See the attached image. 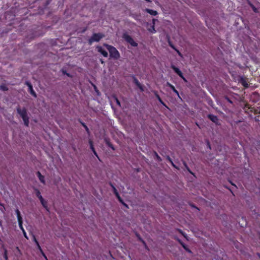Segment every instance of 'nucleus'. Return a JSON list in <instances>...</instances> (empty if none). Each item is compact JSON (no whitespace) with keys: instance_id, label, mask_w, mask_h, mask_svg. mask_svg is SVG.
<instances>
[{"instance_id":"nucleus-51","label":"nucleus","mask_w":260,"mask_h":260,"mask_svg":"<svg viewBox=\"0 0 260 260\" xmlns=\"http://www.w3.org/2000/svg\"><path fill=\"white\" fill-rule=\"evenodd\" d=\"M63 74H66L68 76H69V74L66 73V72L65 71H63Z\"/></svg>"},{"instance_id":"nucleus-52","label":"nucleus","mask_w":260,"mask_h":260,"mask_svg":"<svg viewBox=\"0 0 260 260\" xmlns=\"http://www.w3.org/2000/svg\"><path fill=\"white\" fill-rule=\"evenodd\" d=\"M183 236H184V238H187L186 236L184 233V235H183Z\"/></svg>"},{"instance_id":"nucleus-35","label":"nucleus","mask_w":260,"mask_h":260,"mask_svg":"<svg viewBox=\"0 0 260 260\" xmlns=\"http://www.w3.org/2000/svg\"><path fill=\"white\" fill-rule=\"evenodd\" d=\"M175 50L177 52V53H178V54L179 56H182V54H181V53H180V52L178 50H177V49H175Z\"/></svg>"},{"instance_id":"nucleus-43","label":"nucleus","mask_w":260,"mask_h":260,"mask_svg":"<svg viewBox=\"0 0 260 260\" xmlns=\"http://www.w3.org/2000/svg\"><path fill=\"white\" fill-rule=\"evenodd\" d=\"M92 152H93L94 154L96 156L98 157V154L96 152V151L95 150V149L94 150H92Z\"/></svg>"},{"instance_id":"nucleus-11","label":"nucleus","mask_w":260,"mask_h":260,"mask_svg":"<svg viewBox=\"0 0 260 260\" xmlns=\"http://www.w3.org/2000/svg\"><path fill=\"white\" fill-rule=\"evenodd\" d=\"M37 175L40 181L42 183L44 184L45 183V181L44 176H43L39 171L37 172Z\"/></svg>"},{"instance_id":"nucleus-3","label":"nucleus","mask_w":260,"mask_h":260,"mask_svg":"<svg viewBox=\"0 0 260 260\" xmlns=\"http://www.w3.org/2000/svg\"><path fill=\"white\" fill-rule=\"evenodd\" d=\"M105 37L104 35L101 33H94L88 40V44L91 45L94 42H99L101 39Z\"/></svg>"},{"instance_id":"nucleus-49","label":"nucleus","mask_w":260,"mask_h":260,"mask_svg":"<svg viewBox=\"0 0 260 260\" xmlns=\"http://www.w3.org/2000/svg\"><path fill=\"white\" fill-rule=\"evenodd\" d=\"M171 165H172L173 167H174V168H177L176 167V166L174 165V164L173 163V161H172V163H171Z\"/></svg>"},{"instance_id":"nucleus-12","label":"nucleus","mask_w":260,"mask_h":260,"mask_svg":"<svg viewBox=\"0 0 260 260\" xmlns=\"http://www.w3.org/2000/svg\"><path fill=\"white\" fill-rule=\"evenodd\" d=\"M145 11L151 15L155 16L157 14V12L156 11L153 10L151 9H146Z\"/></svg>"},{"instance_id":"nucleus-20","label":"nucleus","mask_w":260,"mask_h":260,"mask_svg":"<svg viewBox=\"0 0 260 260\" xmlns=\"http://www.w3.org/2000/svg\"><path fill=\"white\" fill-rule=\"evenodd\" d=\"M154 155L155 156L157 160L158 161H161V158H160V157L158 155V154L156 152L154 151Z\"/></svg>"},{"instance_id":"nucleus-46","label":"nucleus","mask_w":260,"mask_h":260,"mask_svg":"<svg viewBox=\"0 0 260 260\" xmlns=\"http://www.w3.org/2000/svg\"><path fill=\"white\" fill-rule=\"evenodd\" d=\"M183 164L184 166L185 167V168H187L188 166L185 161L183 162Z\"/></svg>"},{"instance_id":"nucleus-13","label":"nucleus","mask_w":260,"mask_h":260,"mask_svg":"<svg viewBox=\"0 0 260 260\" xmlns=\"http://www.w3.org/2000/svg\"><path fill=\"white\" fill-rule=\"evenodd\" d=\"M16 213L17 214L18 221L22 220V218L21 216L20 212L19 211V210L18 209L16 210Z\"/></svg>"},{"instance_id":"nucleus-36","label":"nucleus","mask_w":260,"mask_h":260,"mask_svg":"<svg viewBox=\"0 0 260 260\" xmlns=\"http://www.w3.org/2000/svg\"><path fill=\"white\" fill-rule=\"evenodd\" d=\"M109 147H110L111 148H112L113 150H115V148L113 146V145L110 143L109 145H108Z\"/></svg>"},{"instance_id":"nucleus-27","label":"nucleus","mask_w":260,"mask_h":260,"mask_svg":"<svg viewBox=\"0 0 260 260\" xmlns=\"http://www.w3.org/2000/svg\"><path fill=\"white\" fill-rule=\"evenodd\" d=\"M250 6L254 12L257 13L258 12L257 9L252 4H250Z\"/></svg>"},{"instance_id":"nucleus-6","label":"nucleus","mask_w":260,"mask_h":260,"mask_svg":"<svg viewBox=\"0 0 260 260\" xmlns=\"http://www.w3.org/2000/svg\"><path fill=\"white\" fill-rule=\"evenodd\" d=\"M171 67L180 77H181L185 82H187V80L183 76L182 73L178 68L176 67L173 64L171 65Z\"/></svg>"},{"instance_id":"nucleus-38","label":"nucleus","mask_w":260,"mask_h":260,"mask_svg":"<svg viewBox=\"0 0 260 260\" xmlns=\"http://www.w3.org/2000/svg\"><path fill=\"white\" fill-rule=\"evenodd\" d=\"M167 85L168 86H169L170 88H171V87H172L173 85H172L171 83H170L169 82H167Z\"/></svg>"},{"instance_id":"nucleus-40","label":"nucleus","mask_w":260,"mask_h":260,"mask_svg":"<svg viewBox=\"0 0 260 260\" xmlns=\"http://www.w3.org/2000/svg\"><path fill=\"white\" fill-rule=\"evenodd\" d=\"M22 232H23V233L24 236L26 239H28V238H27V236H26V233H25V231H24H24H22Z\"/></svg>"},{"instance_id":"nucleus-53","label":"nucleus","mask_w":260,"mask_h":260,"mask_svg":"<svg viewBox=\"0 0 260 260\" xmlns=\"http://www.w3.org/2000/svg\"><path fill=\"white\" fill-rule=\"evenodd\" d=\"M155 19H153V25L154 24V22H155Z\"/></svg>"},{"instance_id":"nucleus-45","label":"nucleus","mask_w":260,"mask_h":260,"mask_svg":"<svg viewBox=\"0 0 260 260\" xmlns=\"http://www.w3.org/2000/svg\"><path fill=\"white\" fill-rule=\"evenodd\" d=\"M185 168L190 173L192 174V173L191 172V171H190V170L189 169L188 167H187V168Z\"/></svg>"},{"instance_id":"nucleus-42","label":"nucleus","mask_w":260,"mask_h":260,"mask_svg":"<svg viewBox=\"0 0 260 260\" xmlns=\"http://www.w3.org/2000/svg\"><path fill=\"white\" fill-rule=\"evenodd\" d=\"M169 45L170 46L173 48L174 49V50H175V49H176L172 44H171L170 43H169Z\"/></svg>"},{"instance_id":"nucleus-39","label":"nucleus","mask_w":260,"mask_h":260,"mask_svg":"<svg viewBox=\"0 0 260 260\" xmlns=\"http://www.w3.org/2000/svg\"><path fill=\"white\" fill-rule=\"evenodd\" d=\"M177 231L180 233L182 235H184V233L183 232V231L180 230V229H177Z\"/></svg>"},{"instance_id":"nucleus-37","label":"nucleus","mask_w":260,"mask_h":260,"mask_svg":"<svg viewBox=\"0 0 260 260\" xmlns=\"http://www.w3.org/2000/svg\"><path fill=\"white\" fill-rule=\"evenodd\" d=\"M181 245L183 247V248L185 250L187 247L186 246V245L183 243H181Z\"/></svg>"},{"instance_id":"nucleus-4","label":"nucleus","mask_w":260,"mask_h":260,"mask_svg":"<svg viewBox=\"0 0 260 260\" xmlns=\"http://www.w3.org/2000/svg\"><path fill=\"white\" fill-rule=\"evenodd\" d=\"M123 38L129 44H130L133 47H137L138 44L135 42L134 39L129 35L124 34L122 36Z\"/></svg>"},{"instance_id":"nucleus-50","label":"nucleus","mask_w":260,"mask_h":260,"mask_svg":"<svg viewBox=\"0 0 260 260\" xmlns=\"http://www.w3.org/2000/svg\"><path fill=\"white\" fill-rule=\"evenodd\" d=\"M186 251H187V252H191V250H189L188 248H187L186 249H185Z\"/></svg>"},{"instance_id":"nucleus-25","label":"nucleus","mask_w":260,"mask_h":260,"mask_svg":"<svg viewBox=\"0 0 260 260\" xmlns=\"http://www.w3.org/2000/svg\"><path fill=\"white\" fill-rule=\"evenodd\" d=\"M25 84L28 87L29 89H31L32 87L31 84L29 82L26 81Z\"/></svg>"},{"instance_id":"nucleus-17","label":"nucleus","mask_w":260,"mask_h":260,"mask_svg":"<svg viewBox=\"0 0 260 260\" xmlns=\"http://www.w3.org/2000/svg\"><path fill=\"white\" fill-rule=\"evenodd\" d=\"M29 91L30 93V94L33 95L34 96H35V98L37 97V94H36V93L35 92V91L33 89V88L32 87L31 89H29Z\"/></svg>"},{"instance_id":"nucleus-31","label":"nucleus","mask_w":260,"mask_h":260,"mask_svg":"<svg viewBox=\"0 0 260 260\" xmlns=\"http://www.w3.org/2000/svg\"><path fill=\"white\" fill-rule=\"evenodd\" d=\"M166 159L170 162V163H172V160L171 159V158H170V157L169 156H166Z\"/></svg>"},{"instance_id":"nucleus-8","label":"nucleus","mask_w":260,"mask_h":260,"mask_svg":"<svg viewBox=\"0 0 260 260\" xmlns=\"http://www.w3.org/2000/svg\"><path fill=\"white\" fill-rule=\"evenodd\" d=\"M98 52L101 53L104 57H107L108 55V52L105 50L101 46H97Z\"/></svg>"},{"instance_id":"nucleus-48","label":"nucleus","mask_w":260,"mask_h":260,"mask_svg":"<svg viewBox=\"0 0 260 260\" xmlns=\"http://www.w3.org/2000/svg\"><path fill=\"white\" fill-rule=\"evenodd\" d=\"M41 252L42 253V255L44 256V257L46 259H47V257L45 255V254L44 253L43 251L42 250V251H41Z\"/></svg>"},{"instance_id":"nucleus-26","label":"nucleus","mask_w":260,"mask_h":260,"mask_svg":"<svg viewBox=\"0 0 260 260\" xmlns=\"http://www.w3.org/2000/svg\"><path fill=\"white\" fill-rule=\"evenodd\" d=\"M25 84L28 87L29 89H31L32 87L31 84L29 82L26 81Z\"/></svg>"},{"instance_id":"nucleus-7","label":"nucleus","mask_w":260,"mask_h":260,"mask_svg":"<svg viewBox=\"0 0 260 260\" xmlns=\"http://www.w3.org/2000/svg\"><path fill=\"white\" fill-rule=\"evenodd\" d=\"M171 67L180 77H181L185 82H187V80L183 76L182 73L178 68L176 67L173 64L171 65Z\"/></svg>"},{"instance_id":"nucleus-34","label":"nucleus","mask_w":260,"mask_h":260,"mask_svg":"<svg viewBox=\"0 0 260 260\" xmlns=\"http://www.w3.org/2000/svg\"><path fill=\"white\" fill-rule=\"evenodd\" d=\"M140 240L143 243V244L146 247H147L146 244L145 242L142 240L141 238H139Z\"/></svg>"},{"instance_id":"nucleus-33","label":"nucleus","mask_w":260,"mask_h":260,"mask_svg":"<svg viewBox=\"0 0 260 260\" xmlns=\"http://www.w3.org/2000/svg\"><path fill=\"white\" fill-rule=\"evenodd\" d=\"M152 29L153 30H151V29H149V31L152 32H155L156 31V30H155V28H154V25H153L152 26Z\"/></svg>"},{"instance_id":"nucleus-9","label":"nucleus","mask_w":260,"mask_h":260,"mask_svg":"<svg viewBox=\"0 0 260 260\" xmlns=\"http://www.w3.org/2000/svg\"><path fill=\"white\" fill-rule=\"evenodd\" d=\"M239 82L242 84V85L245 87H248V83L247 81V79L243 77H240Z\"/></svg>"},{"instance_id":"nucleus-41","label":"nucleus","mask_w":260,"mask_h":260,"mask_svg":"<svg viewBox=\"0 0 260 260\" xmlns=\"http://www.w3.org/2000/svg\"><path fill=\"white\" fill-rule=\"evenodd\" d=\"M180 244V245L181 244V243H182L183 242L178 238H176L175 239Z\"/></svg>"},{"instance_id":"nucleus-44","label":"nucleus","mask_w":260,"mask_h":260,"mask_svg":"<svg viewBox=\"0 0 260 260\" xmlns=\"http://www.w3.org/2000/svg\"><path fill=\"white\" fill-rule=\"evenodd\" d=\"M185 168L190 173L192 174V173L191 172V171H190V170L189 169L188 167H187V168Z\"/></svg>"},{"instance_id":"nucleus-47","label":"nucleus","mask_w":260,"mask_h":260,"mask_svg":"<svg viewBox=\"0 0 260 260\" xmlns=\"http://www.w3.org/2000/svg\"><path fill=\"white\" fill-rule=\"evenodd\" d=\"M41 252L42 253V255L44 256V257L46 259H47V257L45 255V254L44 253L43 251L42 250V251H41Z\"/></svg>"},{"instance_id":"nucleus-18","label":"nucleus","mask_w":260,"mask_h":260,"mask_svg":"<svg viewBox=\"0 0 260 260\" xmlns=\"http://www.w3.org/2000/svg\"><path fill=\"white\" fill-rule=\"evenodd\" d=\"M18 224H19V228H20V229L22 230V231H24V229L22 226V223H23V221H22V220H18Z\"/></svg>"},{"instance_id":"nucleus-2","label":"nucleus","mask_w":260,"mask_h":260,"mask_svg":"<svg viewBox=\"0 0 260 260\" xmlns=\"http://www.w3.org/2000/svg\"><path fill=\"white\" fill-rule=\"evenodd\" d=\"M104 46H105L107 50L109 51L110 53V56L111 58H113L115 59H118L120 57V54L118 52V51L114 47L107 44H104Z\"/></svg>"},{"instance_id":"nucleus-54","label":"nucleus","mask_w":260,"mask_h":260,"mask_svg":"<svg viewBox=\"0 0 260 260\" xmlns=\"http://www.w3.org/2000/svg\"><path fill=\"white\" fill-rule=\"evenodd\" d=\"M101 61L102 63H104V61L102 60H101Z\"/></svg>"},{"instance_id":"nucleus-23","label":"nucleus","mask_w":260,"mask_h":260,"mask_svg":"<svg viewBox=\"0 0 260 260\" xmlns=\"http://www.w3.org/2000/svg\"><path fill=\"white\" fill-rule=\"evenodd\" d=\"M111 186H112V188L113 189L114 192L115 194V195L116 196H118V193L116 188L112 184H111Z\"/></svg>"},{"instance_id":"nucleus-19","label":"nucleus","mask_w":260,"mask_h":260,"mask_svg":"<svg viewBox=\"0 0 260 260\" xmlns=\"http://www.w3.org/2000/svg\"><path fill=\"white\" fill-rule=\"evenodd\" d=\"M89 143L90 147V149H91V150L92 151L94 150L95 149H94V148L93 147V142H92V141L91 139H90L89 140Z\"/></svg>"},{"instance_id":"nucleus-30","label":"nucleus","mask_w":260,"mask_h":260,"mask_svg":"<svg viewBox=\"0 0 260 260\" xmlns=\"http://www.w3.org/2000/svg\"><path fill=\"white\" fill-rule=\"evenodd\" d=\"M114 100L117 105L120 106V103L116 97H114Z\"/></svg>"},{"instance_id":"nucleus-22","label":"nucleus","mask_w":260,"mask_h":260,"mask_svg":"<svg viewBox=\"0 0 260 260\" xmlns=\"http://www.w3.org/2000/svg\"><path fill=\"white\" fill-rule=\"evenodd\" d=\"M117 198L118 199V200L120 202H121L124 206H125V207H126L127 208H128V206L125 204L123 201L122 200V199L120 198V197H119V196L118 195V196H117Z\"/></svg>"},{"instance_id":"nucleus-29","label":"nucleus","mask_w":260,"mask_h":260,"mask_svg":"<svg viewBox=\"0 0 260 260\" xmlns=\"http://www.w3.org/2000/svg\"><path fill=\"white\" fill-rule=\"evenodd\" d=\"M104 141L107 145H109L111 143L109 139L105 138Z\"/></svg>"},{"instance_id":"nucleus-16","label":"nucleus","mask_w":260,"mask_h":260,"mask_svg":"<svg viewBox=\"0 0 260 260\" xmlns=\"http://www.w3.org/2000/svg\"><path fill=\"white\" fill-rule=\"evenodd\" d=\"M81 123L83 125V126L84 127V128L85 129V130L87 132V133L88 134H89L90 131H89V128L87 126V125L84 122H81Z\"/></svg>"},{"instance_id":"nucleus-10","label":"nucleus","mask_w":260,"mask_h":260,"mask_svg":"<svg viewBox=\"0 0 260 260\" xmlns=\"http://www.w3.org/2000/svg\"><path fill=\"white\" fill-rule=\"evenodd\" d=\"M208 117L214 123H216L218 121V117L212 114H209L208 115Z\"/></svg>"},{"instance_id":"nucleus-15","label":"nucleus","mask_w":260,"mask_h":260,"mask_svg":"<svg viewBox=\"0 0 260 260\" xmlns=\"http://www.w3.org/2000/svg\"><path fill=\"white\" fill-rule=\"evenodd\" d=\"M0 90L5 91L8 90V88L5 84L0 85Z\"/></svg>"},{"instance_id":"nucleus-32","label":"nucleus","mask_w":260,"mask_h":260,"mask_svg":"<svg viewBox=\"0 0 260 260\" xmlns=\"http://www.w3.org/2000/svg\"><path fill=\"white\" fill-rule=\"evenodd\" d=\"M225 100L231 104L233 103V102L227 96L225 97Z\"/></svg>"},{"instance_id":"nucleus-14","label":"nucleus","mask_w":260,"mask_h":260,"mask_svg":"<svg viewBox=\"0 0 260 260\" xmlns=\"http://www.w3.org/2000/svg\"><path fill=\"white\" fill-rule=\"evenodd\" d=\"M33 239H34V241L36 243V244L38 249L40 250V251H42L41 247L40 246L38 241H37V240L36 239V237H35V236L34 235L33 236Z\"/></svg>"},{"instance_id":"nucleus-28","label":"nucleus","mask_w":260,"mask_h":260,"mask_svg":"<svg viewBox=\"0 0 260 260\" xmlns=\"http://www.w3.org/2000/svg\"><path fill=\"white\" fill-rule=\"evenodd\" d=\"M4 257L6 260H8L7 250L6 249H5Z\"/></svg>"},{"instance_id":"nucleus-5","label":"nucleus","mask_w":260,"mask_h":260,"mask_svg":"<svg viewBox=\"0 0 260 260\" xmlns=\"http://www.w3.org/2000/svg\"><path fill=\"white\" fill-rule=\"evenodd\" d=\"M34 190L36 192V196L39 199L42 206L44 208H47V203L46 201H45V200L43 198L42 196H41L40 191H39V190L38 189L36 188L34 189Z\"/></svg>"},{"instance_id":"nucleus-21","label":"nucleus","mask_w":260,"mask_h":260,"mask_svg":"<svg viewBox=\"0 0 260 260\" xmlns=\"http://www.w3.org/2000/svg\"><path fill=\"white\" fill-rule=\"evenodd\" d=\"M156 95V96L157 98V99H158V100L159 101V102L162 104V105H165V103L163 102V101L161 100V98H160V96H159V95H158L157 93L155 94Z\"/></svg>"},{"instance_id":"nucleus-1","label":"nucleus","mask_w":260,"mask_h":260,"mask_svg":"<svg viewBox=\"0 0 260 260\" xmlns=\"http://www.w3.org/2000/svg\"><path fill=\"white\" fill-rule=\"evenodd\" d=\"M17 112L22 118L24 124L26 126H28L29 122V118L27 114V111L25 108H21L20 106L17 107Z\"/></svg>"},{"instance_id":"nucleus-24","label":"nucleus","mask_w":260,"mask_h":260,"mask_svg":"<svg viewBox=\"0 0 260 260\" xmlns=\"http://www.w3.org/2000/svg\"><path fill=\"white\" fill-rule=\"evenodd\" d=\"M178 96H179V92L176 89V88H175V87L174 86H173L172 87H171V88Z\"/></svg>"}]
</instances>
